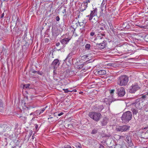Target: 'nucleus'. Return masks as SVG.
<instances>
[{
  "label": "nucleus",
  "instance_id": "obj_1",
  "mask_svg": "<svg viewBox=\"0 0 148 148\" xmlns=\"http://www.w3.org/2000/svg\"><path fill=\"white\" fill-rule=\"evenodd\" d=\"M132 117V113L130 111H128L123 113L121 117L122 123H128L131 120Z\"/></svg>",
  "mask_w": 148,
  "mask_h": 148
},
{
  "label": "nucleus",
  "instance_id": "obj_43",
  "mask_svg": "<svg viewBox=\"0 0 148 148\" xmlns=\"http://www.w3.org/2000/svg\"><path fill=\"white\" fill-rule=\"evenodd\" d=\"M7 137L8 138H9L11 140H12L13 139V137L11 136V135H9V134H7Z\"/></svg>",
  "mask_w": 148,
  "mask_h": 148
},
{
  "label": "nucleus",
  "instance_id": "obj_28",
  "mask_svg": "<svg viewBox=\"0 0 148 148\" xmlns=\"http://www.w3.org/2000/svg\"><path fill=\"white\" fill-rule=\"evenodd\" d=\"M84 66V63H83L81 64L78 65L77 66V68L78 69H80L82 68Z\"/></svg>",
  "mask_w": 148,
  "mask_h": 148
},
{
  "label": "nucleus",
  "instance_id": "obj_37",
  "mask_svg": "<svg viewBox=\"0 0 148 148\" xmlns=\"http://www.w3.org/2000/svg\"><path fill=\"white\" fill-rule=\"evenodd\" d=\"M64 148H72L71 146L69 145H65L64 146Z\"/></svg>",
  "mask_w": 148,
  "mask_h": 148
},
{
  "label": "nucleus",
  "instance_id": "obj_16",
  "mask_svg": "<svg viewBox=\"0 0 148 148\" xmlns=\"http://www.w3.org/2000/svg\"><path fill=\"white\" fill-rule=\"evenodd\" d=\"M142 137L146 139H148V130L146 132H143L141 134Z\"/></svg>",
  "mask_w": 148,
  "mask_h": 148
},
{
  "label": "nucleus",
  "instance_id": "obj_24",
  "mask_svg": "<svg viewBox=\"0 0 148 148\" xmlns=\"http://www.w3.org/2000/svg\"><path fill=\"white\" fill-rule=\"evenodd\" d=\"M98 129L97 128H95L92 131L91 134H96L98 132Z\"/></svg>",
  "mask_w": 148,
  "mask_h": 148
},
{
  "label": "nucleus",
  "instance_id": "obj_22",
  "mask_svg": "<svg viewBox=\"0 0 148 148\" xmlns=\"http://www.w3.org/2000/svg\"><path fill=\"white\" fill-rule=\"evenodd\" d=\"M133 115H136L138 113V110L136 108H132L131 109Z\"/></svg>",
  "mask_w": 148,
  "mask_h": 148
},
{
  "label": "nucleus",
  "instance_id": "obj_64",
  "mask_svg": "<svg viewBox=\"0 0 148 148\" xmlns=\"http://www.w3.org/2000/svg\"><path fill=\"white\" fill-rule=\"evenodd\" d=\"M90 141H91V142H92V141H94V140H91V139H90Z\"/></svg>",
  "mask_w": 148,
  "mask_h": 148
},
{
  "label": "nucleus",
  "instance_id": "obj_21",
  "mask_svg": "<svg viewBox=\"0 0 148 148\" xmlns=\"http://www.w3.org/2000/svg\"><path fill=\"white\" fill-rule=\"evenodd\" d=\"M75 53L76 52H75V51L73 50L71 53H69L66 58H69L70 59L71 58L72 56L75 54Z\"/></svg>",
  "mask_w": 148,
  "mask_h": 148
},
{
  "label": "nucleus",
  "instance_id": "obj_13",
  "mask_svg": "<svg viewBox=\"0 0 148 148\" xmlns=\"http://www.w3.org/2000/svg\"><path fill=\"white\" fill-rule=\"evenodd\" d=\"M60 64V63L59 62V61L58 59L54 60L52 63V65L54 69H56L57 67Z\"/></svg>",
  "mask_w": 148,
  "mask_h": 148
},
{
  "label": "nucleus",
  "instance_id": "obj_60",
  "mask_svg": "<svg viewBox=\"0 0 148 148\" xmlns=\"http://www.w3.org/2000/svg\"><path fill=\"white\" fill-rule=\"evenodd\" d=\"M38 125H36L35 126V128L36 129H37L38 128Z\"/></svg>",
  "mask_w": 148,
  "mask_h": 148
},
{
  "label": "nucleus",
  "instance_id": "obj_52",
  "mask_svg": "<svg viewBox=\"0 0 148 148\" xmlns=\"http://www.w3.org/2000/svg\"><path fill=\"white\" fill-rule=\"evenodd\" d=\"M114 90H110V93L112 94H113V93L114 92Z\"/></svg>",
  "mask_w": 148,
  "mask_h": 148
},
{
  "label": "nucleus",
  "instance_id": "obj_47",
  "mask_svg": "<svg viewBox=\"0 0 148 148\" xmlns=\"http://www.w3.org/2000/svg\"><path fill=\"white\" fill-rule=\"evenodd\" d=\"M31 71H32V73H37V71H36L35 70H34L33 69H31Z\"/></svg>",
  "mask_w": 148,
  "mask_h": 148
},
{
  "label": "nucleus",
  "instance_id": "obj_15",
  "mask_svg": "<svg viewBox=\"0 0 148 148\" xmlns=\"http://www.w3.org/2000/svg\"><path fill=\"white\" fill-rule=\"evenodd\" d=\"M79 24V22H76V21H73L72 22L71 27L73 29H76L77 28Z\"/></svg>",
  "mask_w": 148,
  "mask_h": 148
},
{
  "label": "nucleus",
  "instance_id": "obj_25",
  "mask_svg": "<svg viewBox=\"0 0 148 148\" xmlns=\"http://www.w3.org/2000/svg\"><path fill=\"white\" fill-rule=\"evenodd\" d=\"M111 136L110 134H106L105 133H103L101 135V136L102 138L103 137H109Z\"/></svg>",
  "mask_w": 148,
  "mask_h": 148
},
{
  "label": "nucleus",
  "instance_id": "obj_30",
  "mask_svg": "<svg viewBox=\"0 0 148 148\" xmlns=\"http://www.w3.org/2000/svg\"><path fill=\"white\" fill-rule=\"evenodd\" d=\"M141 98H139L138 99H136L134 102L133 103V104H135L136 103H139L140 102V101L141 100Z\"/></svg>",
  "mask_w": 148,
  "mask_h": 148
},
{
  "label": "nucleus",
  "instance_id": "obj_31",
  "mask_svg": "<svg viewBox=\"0 0 148 148\" xmlns=\"http://www.w3.org/2000/svg\"><path fill=\"white\" fill-rule=\"evenodd\" d=\"M20 118H21V119L23 121V123H25L26 122V120L27 119V117H22L21 116H20Z\"/></svg>",
  "mask_w": 148,
  "mask_h": 148
},
{
  "label": "nucleus",
  "instance_id": "obj_14",
  "mask_svg": "<svg viewBox=\"0 0 148 148\" xmlns=\"http://www.w3.org/2000/svg\"><path fill=\"white\" fill-rule=\"evenodd\" d=\"M52 32L53 36L55 37H56L59 34L58 29L55 27H52Z\"/></svg>",
  "mask_w": 148,
  "mask_h": 148
},
{
  "label": "nucleus",
  "instance_id": "obj_44",
  "mask_svg": "<svg viewBox=\"0 0 148 148\" xmlns=\"http://www.w3.org/2000/svg\"><path fill=\"white\" fill-rule=\"evenodd\" d=\"M95 33L93 32H91L90 33V36H92L95 35Z\"/></svg>",
  "mask_w": 148,
  "mask_h": 148
},
{
  "label": "nucleus",
  "instance_id": "obj_36",
  "mask_svg": "<svg viewBox=\"0 0 148 148\" xmlns=\"http://www.w3.org/2000/svg\"><path fill=\"white\" fill-rule=\"evenodd\" d=\"M109 26L110 27V29L112 30V31H114L113 29H114V28L113 26L111 23H109Z\"/></svg>",
  "mask_w": 148,
  "mask_h": 148
},
{
  "label": "nucleus",
  "instance_id": "obj_8",
  "mask_svg": "<svg viewBox=\"0 0 148 148\" xmlns=\"http://www.w3.org/2000/svg\"><path fill=\"white\" fill-rule=\"evenodd\" d=\"M97 8H95L93 10L91 11L90 14L86 16L89 18L88 20L90 21H91L93 17L97 15Z\"/></svg>",
  "mask_w": 148,
  "mask_h": 148
},
{
  "label": "nucleus",
  "instance_id": "obj_63",
  "mask_svg": "<svg viewBox=\"0 0 148 148\" xmlns=\"http://www.w3.org/2000/svg\"><path fill=\"white\" fill-rule=\"evenodd\" d=\"M32 139H34V137L33 136V135L32 136Z\"/></svg>",
  "mask_w": 148,
  "mask_h": 148
},
{
  "label": "nucleus",
  "instance_id": "obj_54",
  "mask_svg": "<svg viewBox=\"0 0 148 148\" xmlns=\"http://www.w3.org/2000/svg\"><path fill=\"white\" fill-rule=\"evenodd\" d=\"M4 13H3L2 14H1V18H3L4 17Z\"/></svg>",
  "mask_w": 148,
  "mask_h": 148
},
{
  "label": "nucleus",
  "instance_id": "obj_11",
  "mask_svg": "<svg viewBox=\"0 0 148 148\" xmlns=\"http://www.w3.org/2000/svg\"><path fill=\"white\" fill-rule=\"evenodd\" d=\"M109 121V119L106 117H105L100 121L101 125V126H106Z\"/></svg>",
  "mask_w": 148,
  "mask_h": 148
},
{
  "label": "nucleus",
  "instance_id": "obj_46",
  "mask_svg": "<svg viewBox=\"0 0 148 148\" xmlns=\"http://www.w3.org/2000/svg\"><path fill=\"white\" fill-rule=\"evenodd\" d=\"M49 40L48 38H46L45 39V43L48 42H49Z\"/></svg>",
  "mask_w": 148,
  "mask_h": 148
},
{
  "label": "nucleus",
  "instance_id": "obj_9",
  "mask_svg": "<svg viewBox=\"0 0 148 148\" xmlns=\"http://www.w3.org/2000/svg\"><path fill=\"white\" fill-rule=\"evenodd\" d=\"M104 108V106L102 105L100 106L97 104H95L92 108V109L94 111L96 112H101Z\"/></svg>",
  "mask_w": 148,
  "mask_h": 148
},
{
  "label": "nucleus",
  "instance_id": "obj_55",
  "mask_svg": "<svg viewBox=\"0 0 148 148\" xmlns=\"http://www.w3.org/2000/svg\"><path fill=\"white\" fill-rule=\"evenodd\" d=\"M56 69H54L53 70V74L54 75H56L57 73L55 72V71Z\"/></svg>",
  "mask_w": 148,
  "mask_h": 148
},
{
  "label": "nucleus",
  "instance_id": "obj_50",
  "mask_svg": "<svg viewBox=\"0 0 148 148\" xmlns=\"http://www.w3.org/2000/svg\"><path fill=\"white\" fill-rule=\"evenodd\" d=\"M60 45V42H57L56 44V46L57 47H58Z\"/></svg>",
  "mask_w": 148,
  "mask_h": 148
},
{
  "label": "nucleus",
  "instance_id": "obj_27",
  "mask_svg": "<svg viewBox=\"0 0 148 148\" xmlns=\"http://www.w3.org/2000/svg\"><path fill=\"white\" fill-rule=\"evenodd\" d=\"M105 36V34H98L97 36V37L100 38V39H101L102 38L103 36Z\"/></svg>",
  "mask_w": 148,
  "mask_h": 148
},
{
  "label": "nucleus",
  "instance_id": "obj_26",
  "mask_svg": "<svg viewBox=\"0 0 148 148\" xmlns=\"http://www.w3.org/2000/svg\"><path fill=\"white\" fill-rule=\"evenodd\" d=\"M135 106L136 108L137 109H140L141 108V106H140V102L139 103H136L134 105Z\"/></svg>",
  "mask_w": 148,
  "mask_h": 148
},
{
  "label": "nucleus",
  "instance_id": "obj_45",
  "mask_svg": "<svg viewBox=\"0 0 148 148\" xmlns=\"http://www.w3.org/2000/svg\"><path fill=\"white\" fill-rule=\"evenodd\" d=\"M32 131H31V132H30L29 133V134L28 135V139H29V138L31 137V136L32 134Z\"/></svg>",
  "mask_w": 148,
  "mask_h": 148
},
{
  "label": "nucleus",
  "instance_id": "obj_19",
  "mask_svg": "<svg viewBox=\"0 0 148 148\" xmlns=\"http://www.w3.org/2000/svg\"><path fill=\"white\" fill-rule=\"evenodd\" d=\"M3 103L2 101L0 99V112H2L3 111Z\"/></svg>",
  "mask_w": 148,
  "mask_h": 148
},
{
  "label": "nucleus",
  "instance_id": "obj_32",
  "mask_svg": "<svg viewBox=\"0 0 148 148\" xmlns=\"http://www.w3.org/2000/svg\"><path fill=\"white\" fill-rule=\"evenodd\" d=\"M90 47V44H86L85 48L87 50H89Z\"/></svg>",
  "mask_w": 148,
  "mask_h": 148
},
{
  "label": "nucleus",
  "instance_id": "obj_57",
  "mask_svg": "<svg viewBox=\"0 0 148 148\" xmlns=\"http://www.w3.org/2000/svg\"><path fill=\"white\" fill-rule=\"evenodd\" d=\"M138 26H139V27H140V28H144V26H143L138 25Z\"/></svg>",
  "mask_w": 148,
  "mask_h": 148
},
{
  "label": "nucleus",
  "instance_id": "obj_20",
  "mask_svg": "<svg viewBox=\"0 0 148 148\" xmlns=\"http://www.w3.org/2000/svg\"><path fill=\"white\" fill-rule=\"evenodd\" d=\"M97 73L101 75H105L106 74V72L104 70H100L97 71Z\"/></svg>",
  "mask_w": 148,
  "mask_h": 148
},
{
  "label": "nucleus",
  "instance_id": "obj_39",
  "mask_svg": "<svg viewBox=\"0 0 148 148\" xmlns=\"http://www.w3.org/2000/svg\"><path fill=\"white\" fill-rule=\"evenodd\" d=\"M90 0H86V1L84 2V3H85V4H86V5H87L88 3H90Z\"/></svg>",
  "mask_w": 148,
  "mask_h": 148
},
{
  "label": "nucleus",
  "instance_id": "obj_4",
  "mask_svg": "<svg viewBox=\"0 0 148 148\" xmlns=\"http://www.w3.org/2000/svg\"><path fill=\"white\" fill-rule=\"evenodd\" d=\"M71 37L69 36H67V37H65V38L61 39L60 40V41L62 45V46L61 48H59V49H58V50H60V49H63L66 46V45L69 42V41L71 40Z\"/></svg>",
  "mask_w": 148,
  "mask_h": 148
},
{
  "label": "nucleus",
  "instance_id": "obj_23",
  "mask_svg": "<svg viewBox=\"0 0 148 148\" xmlns=\"http://www.w3.org/2000/svg\"><path fill=\"white\" fill-rule=\"evenodd\" d=\"M126 140L127 142L129 144L131 143L132 140L131 137L130 136H127L126 138Z\"/></svg>",
  "mask_w": 148,
  "mask_h": 148
},
{
  "label": "nucleus",
  "instance_id": "obj_56",
  "mask_svg": "<svg viewBox=\"0 0 148 148\" xmlns=\"http://www.w3.org/2000/svg\"><path fill=\"white\" fill-rule=\"evenodd\" d=\"M63 112H61L60 114H58V115L59 116H60L62 115H63Z\"/></svg>",
  "mask_w": 148,
  "mask_h": 148
},
{
  "label": "nucleus",
  "instance_id": "obj_3",
  "mask_svg": "<svg viewBox=\"0 0 148 148\" xmlns=\"http://www.w3.org/2000/svg\"><path fill=\"white\" fill-rule=\"evenodd\" d=\"M90 118L96 122L99 121L101 117L100 113L95 112H90L88 114Z\"/></svg>",
  "mask_w": 148,
  "mask_h": 148
},
{
  "label": "nucleus",
  "instance_id": "obj_12",
  "mask_svg": "<svg viewBox=\"0 0 148 148\" xmlns=\"http://www.w3.org/2000/svg\"><path fill=\"white\" fill-rule=\"evenodd\" d=\"M107 44L106 41H103L102 42L100 43H97L96 46L100 49H104L105 48L106 45Z\"/></svg>",
  "mask_w": 148,
  "mask_h": 148
},
{
  "label": "nucleus",
  "instance_id": "obj_53",
  "mask_svg": "<svg viewBox=\"0 0 148 148\" xmlns=\"http://www.w3.org/2000/svg\"><path fill=\"white\" fill-rule=\"evenodd\" d=\"M127 24V23H123V25H122V26L123 27H126V26L125 25H126Z\"/></svg>",
  "mask_w": 148,
  "mask_h": 148
},
{
  "label": "nucleus",
  "instance_id": "obj_33",
  "mask_svg": "<svg viewBox=\"0 0 148 148\" xmlns=\"http://www.w3.org/2000/svg\"><path fill=\"white\" fill-rule=\"evenodd\" d=\"M20 20L18 17L17 18L16 23V27L18 26V24L20 23Z\"/></svg>",
  "mask_w": 148,
  "mask_h": 148
},
{
  "label": "nucleus",
  "instance_id": "obj_40",
  "mask_svg": "<svg viewBox=\"0 0 148 148\" xmlns=\"http://www.w3.org/2000/svg\"><path fill=\"white\" fill-rule=\"evenodd\" d=\"M37 73L38 75H42L43 74V73L42 72V71L40 72L39 71H38L37 72Z\"/></svg>",
  "mask_w": 148,
  "mask_h": 148
},
{
  "label": "nucleus",
  "instance_id": "obj_34",
  "mask_svg": "<svg viewBox=\"0 0 148 148\" xmlns=\"http://www.w3.org/2000/svg\"><path fill=\"white\" fill-rule=\"evenodd\" d=\"M141 98L145 99V98H148V93L145 95H142Z\"/></svg>",
  "mask_w": 148,
  "mask_h": 148
},
{
  "label": "nucleus",
  "instance_id": "obj_42",
  "mask_svg": "<svg viewBox=\"0 0 148 148\" xmlns=\"http://www.w3.org/2000/svg\"><path fill=\"white\" fill-rule=\"evenodd\" d=\"M61 70H61L59 72V73H60V74H63L64 73V72L65 71H64V69H61Z\"/></svg>",
  "mask_w": 148,
  "mask_h": 148
},
{
  "label": "nucleus",
  "instance_id": "obj_5",
  "mask_svg": "<svg viewBox=\"0 0 148 148\" xmlns=\"http://www.w3.org/2000/svg\"><path fill=\"white\" fill-rule=\"evenodd\" d=\"M130 128V126L129 125H123L117 127L116 130L118 132H125L128 131Z\"/></svg>",
  "mask_w": 148,
  "mask_h": 148
},
{
  "label": "nucleus",
  "instance_id": "obj_51",
  "mask_svg": "<svg viewBox=\"0 0 148 148\" xmlns=\"http://www.w3.org/2000/svg\"><path fill=\"white\" fill-rule=\"evenodd\" d=\"M26 108H27V110H29L30 108H33V107H32L31 106H30L29 107H28V106H27L26 107Z\"/></svg>",
  "mask_w": 148,
  "mask_h": 148
},
{
  "label": "nucleus",
  "instance_id": "obj_18",
  "mask_svg": "<svg viewBox=\"0 0 148 148\" xmlns=\"http://www.w3.org/2000/svg\"><path fill=\"white\" fill-rule=\"evenodd\" d=\"M1 127L3 129V131L4 132L8 131V130H10V128L6 124H3L1 125Z\"/></svg>",
  "mask_w": 148,
  "mask_h": 148
},
{
  "label": "nucleus",
  "instance_id": "obj_38",
  "mask_svg": "<svg viewBox=\"0 0 148 148\" xmlns=\"http://www.w3.org/2000/svg\"><path fill=\"white\" fill-rule=\"evenodd\" d=\"M47 107V106L45 107V108H42L41 110V111H40V113H39V114H40L41 113H42L45 110V108H46Z\"/></svg>",
  "mask_w": 148,
  "mask_h": 148
},
{
  "label": "nucleus",
  "instance_id": "obj_35",
  "mask_svg": "<svg viewBox=\"0 0 148 148\" xmlns=\"http://www.w3.org/2000/svg\"><path fill=\"white\" fill-rule=\"evenodd\" d=\"M63 90L64 91V92L65 93H67V92H73V90H68V89H64Z\"/></svg>",
  "mask_w": 148,
  "mask_h": 148
},
{
  "label": "nucleus",
  "instance_id": "obj_41",
  "mask_svg": "<svg viewBox=\"0 0 148 148\" xmlns=\"http://www.w3.org/2000/svg\"><path fill=\"white\" fill-rule=\"evenodd\" d=\"M88 56L87 55H84L82 57L83 59H85L87 58Z\"/></svg>",
  "mask_w": 148,
  "mask_h": 148
},
{
  "label": "nucleus",
  "instance_id": "obj_48",
  "mask_svg": "<svg viewBox=\"0 0 148 148\" xmlns=\"http://www.w3.org/2000/svg\"><path fill=\"white\" fill-rule=\"evenodd\" d=\"M56 20L57 21H59L60 20V18L59 16H57L56 18Z\"/></svg>",
  "mask_w": 148,
  "mask_h": 148
},
{
  "label": "nucleus",
  "instance_id": "obj_7",
  "mask_svg": "<svg viewBox=\"0 0 148 148\" xmlns=\"http://www.w3.org/2000/svg\"><path fill=\"white\" fill-rule=\"evenodd\" d=\"M140 88V87L138 85L137 83L135 84H132L130 87L129 92L131 93H134Z\"/></svg>",
  "mask_w": 148,
  "mask_h": 148
},
{
  "label": "nucleus",
  "instance_id": "obj_59",
  "mask_svg": "<svg viewBox=\"0 0 148 148\" xmlns=\"http://www.w3.org/2000/svg\"><path fill=\"white\" fill-rule=\"evenodd\" d=\"M75 29H73L72 31L71 32H73V33H74V31H75Z\"/></svg>",
  "mask_w": 148,
  "mask_h": 148
},
{
  "label": "nucleus",
  "instance_id": "obj_17",
  "mask_svg": "<svg viewBox=\"0 0 148 148\" xmlns=\"http://www.w3.org/2000/svg\"><path fill=\"white\" fill-rule=\"evenodd\" d=\"M88 6L84 3H83L81 7L80 8V12H82L85 10L87 8Z\"/></svg>",
  "mask_w": 148,
  "mask_h": 148
},
{
  "label": "nucleus",
  "instance_id": "obj_49",
  "mask_svg": "<svg viewBox=\"0 0 148 148\" xmlns=\"http://www.w3.org/2000/svg\"><path fill=\"white\" fill-rule=\"evenodd\" d=\"M99 148H103L104 147V146L102 145V144H99Z\"/></svg>",
  "mask_w": 148,
  "mask_h": 148
},
{
  "label": "nucleus",
  "instance_id": "obj_29",
  "mask_svg": "<svg viewBox=\"0 0 148 148\" xmlns=\"http://www.w3.org/2000/svg\"><path fill=\"white\" fill-rule=\"evenodd\" d=\"M30 86V84H24L23 86V88H29Z\"/></svg>",
  "mask_w": 148,
  "mask_h": 148
},
{
  "label": "nucleus",
  "instance_id": "obj_58",
  "mask_svg": "<svg viewBox=\"0 0 148 148\" xmlns=\"http://www.w3.org/2000/svg\"><path fill=\"white\" fill-rule=\"evenodd\" d=\"M27 104L26 103H24V106H25L26 107L27 106Z\"/></svg>",
  "mask_w": 148,
  "mask_h": 148
},
{
  "label": "nucleus",
  "instance_id": "obj_10",
  "mask_svg": "<svg viewBox=\"0 0 148 148\" xmlns=\"http://www.w3.org/2000/svg\"><path fill=\"white\" fill-rule=\"evenodd\" d=\"M106 25L104 23V22L103 21H101L98 22V31H99L100 29L101 30H103L106 27Z\"/></svg>",
  "mask_w": 148,
  "mask_h": 148
},
{
  "label": "nucleus",
  "instance_id": "obj_62",
  "mask_svg": "<svg viewBox=\"0 0 148 148\" xmlns=\"http://www.w3.org/2000/svg\"><path fill=\"white\" fill-rule=\"evenodd\" d=\"M34 114V113L33 112H32L30 114V115H33Z\"/></svg>",
  "mask_w": 148,
  "mask_h": 148
},
{
  "label": "nucleus",
  "instance_id": "obj_2",
  "mask_svg": "<svg viewBox=\"0 0 148 148\" xmlns=\"http://www.w3.org/2000/svg\"><path fill=\"white\" fill-rule=\"evenodd\" d=\"M128 80V77L127 75H123L118 77L117 84L120 86H125L127 84Z\"/></svg>",
  "mask_w": 148,
  "mask_h": 148
},
{
  "label": "nucleus",
  "instance_id": "obj_6",
  "mask_svg": "<svg viewBox=\"0 0 148 148\" xmlns=\"http://www.w3.org/2000/svg\"><path fill=\"white\" fill-rule=\"evenodd\" d=\"M116 93L119 97H123L125 93V89L123 87L116 88Z\"/></svg>",
  "mask_w": 148,
  "mask_h": 148
},
{
  "label": "nucleus",
  "instance_id": "obj_61",
  "mask_svg": "<svg viewBox=\"0 0 148 148\" xmlns=\"http://www.w3.org/2000/svg\"><path fill=\"white\" fill-rule=\"evenodd\" d=\"M147 128H148V126H147V127H145L144 128V129H146ZM147 130H148V129Z\"/></svg>",
  "mask_w": 148,
  "mask_h": 148
}]
</instances>
